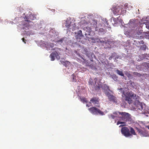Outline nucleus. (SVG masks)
Wrapping results in <instances>:
<instances>
[{
    "mask_svg": "<svg viewBox=\"0 0 149 149\" xmlns=\"http://www.w3.org/2000/svg\"><path fill=\"white\" fill-rule=\"evenodd\" d=\"M122 93V96L123 97L124 95L125 97V100L129 104H130L132 103L133 99L135 100V105L137 107V109L139 110L143 109L142 104L139 101V97L138 95L134 94L131 91H128L125 93L124 91H123Z\"/></svg>",
    "mask_w": 149,
    "mask_h": 149,
    "instance_id": "obj_1",
    "label": "nucleus"
},
{
    "mask_svg": "<svg viewBox=\"0 0 149 149\" xmlns=\"http://www.w3.org/2000/svg\"><path fill=\"white\" fill-rule=\"evenodd\" d=\"M86 106H87V107H89V106H88V104H87V105H86Z\"/></svg>",
    "mask_w": 149,
    "mask_h": 149,
    "instance_id": "obj_29",
    "label": "nucleus"
},
{
    "mask_svg": "<svg viewBox=\"0 0 149 149\" xmlns=\"http://www.w3.org/2000/svg\"><path fill=\"white\" fill-rule=\"evenodd\" d=\"M116 54L115 53H113L111 55V56H110V57H109V60H111V59L112 58L114 57V56Z\"/></svg>",
    "mask_w": 149,
    "mask_h": 149,
    "instance_id": "obj_15",
    "label": "nucleus"
},
{
    "mask_svg": "<svg viewBox=\"0 0 149 149\" xmlns=\"http://www.w3.org/2000/svg\"><path fill=\"white\" fill-rule=\"evenodd\" d=\"M105 94L107 96L108 99L110 101H113L115 102L116 101V97L113 95L109 93L106 92Z\"/></svg>",
    "mask_w": 149,
    "mask_h": 149,
    "instance_id": "obj_9",
    "label": "nucleus"
},
{
    "mask_svg": "<svg viewBox=\"0 0 149 149\" xmlns=\"http://www.w3.org/2000/svg\"><path fill=\"white\" fill-rule=\"evenodd\" d=\"M141 43H139L140 44H144V42H143V40H142L141 41Z\"/></svg>",
    "mask_w": 149,
    "mask_h": 149,
    "instance_id": "obj_22",
    "label": "nucleus"
},
{
    "mask_svg": "<svg viewBox=\"0 0 149 149\" xmlns=\"http://www.w3.org/2000/svg\"><path fill=\"white\" fill-rule=\"evenodd\" d=\"M36 18V16L34 15H30L28 17L25 16L24 17L25 22L29 23L31 21L34 20Z\"/></svg>",
    "mask_w": 149,
    "mask_h": 149,
    "instance_id": "obj_6",
    "label": "nucleus"
},
{
    "mask_svg": "<svg viewBox=\"0 0 149 149\" xmlns=\"http://www.w3.org/2000/svg\"><path fill=\"white\" fill-rule=\"evenodd\" d=\"M59 54H58L56 51H55L53 53L51 54L50 56L51 58V60L52 61H53L55 59V56L56 58L59 59H60V57L59 56Z\"/></svg>",
    "mask_w": 149,
    "mask_h": 149,
    "instance_id": "obj_8",
    "label": "nucleus"
},
{
    "mask_svg": "<svg viewBox=\"0 0 149 149\" xmlns=\"http://www.w3.org/2000/svg\"><path fill=\"white\" fill-rule=\"evenodd\" d=\"M94 80L95 81V83L96 84V81H97V78H95L94 79Z\"/></svg>",
    "mask_w": 149,
    "mask_h": 149,
    "instance_id": "obj_21",
    "label": "nucleus"
},
{
    "mask_svg": "<svg viewBox=\"0 0 149 149\" xmlns=\"http://www.w3.org/2000/svg\"><path fill=\"white\" fill-rule=\"evenodd\" d=\"M121 131L122 134L126 137L132 136V135H136L135 130L132 127H130L129 129L127 127H123L122 128Z\"/></svg>",
    "mask_w": 149,
    "mask_h": 149,
    "instance_id": "obj_3",
    "label": "nucleus"
},
{
    "mask_svg": "<svg viewBox=\"0 0 149 149\" xmlns=\"http://www.w3.org/2000/svg\"><path fill=\"white\" fill-rule=\"evenodd\" d=\"M99 31L101 32H103L104 31V30L103 28H100L99 29Z\"/></svg>",
    "mask_w": 149,
    "mask_h": 149,
    "instance_id": "obj_18",
    "label": "nucleus"
},
{
    "mask_svg": "<svg viewBox=\"0 0 149 149\" xmlns=\"http://www.w3.org/2000/svg\"><path fill=\"white\" fill-rule=\"evenodd\" d=\"M51 44H52V47H53V45H54L53 44V43H52Z\"/></svg>",
    "mask_w": 149,
    "mask_h": 149,
    "instance_id": "obj_26",
    "label": "nucleus"
},
{
    "mask_svg": "<svg viewBox=\"0 0 149 149\" xmlns=\"http://www.w3.org/2000/svg\"><path fill=\"white\" fill-rule=\"evenodd\" d=\"M113 14L115 15H119L121 13L122 11L121 8L119 7H114L112 10Z\"/></svg>",
    "mask_w": 149,
    "mask_h": 149,
    "instance_id": "obj_7",
    "label": "nucleus"
},
{
    "mask_svg": "<svg viewBox=\"0 0 149 149\" xmlns=\"http://www.w3.org/2000/svg\"><path fill=\"white\" fill-rule=\"evenodd\" d=\"M113 114L115 116L113 115L111 116L112 118L114 119L115 117H118L120 120L117 122V125L125 124V122L129 121L130 118V115L129 113L125 112H116Z\"/></svg>",
    "mask_w": 149,
    "mask_h": 149,
    "instance_id": "obj_2",
    "label": "nucleus"
},
{
    "mask_svg": "<svg viewBox=\"0 0 149 149\" xmlns=\"http://www.w3.org/2000/svg\"><path fill=\"white\" fill-rule=\"evenodd\" d=\"M136 130L140 135L143 136H148L149 134L147 131L144 129H140L139 128H136Z\"/></svg>",
    "mask_w": 149,
    "mask_h": 149,
    "instance_id": "obj_5",
    "label": "nucleus"
},
{
    "mask_svg": "<svg viewBox=\"0 0 149 149\" xmlns=\"http://www.w3.org/2000/svg\"><path fill=\"white\" fill-rule=\"evenodd\" d=\"M88 110L91 113L94 114H97L98 113L102 115L104 114V113L103 112L94 107H93L89 108Z\"/></svg>",
    "mask_w": 149,
    "mask_h": 149,
    "instance_id": "obj_4",
    "label": "nucleus"
},
{
    "mask_svg": "<svg viewBox=\"0 0 149 149\" xmlns=\"http://www.w3.org/2000/svg\"><path fill=\"white\" fill-rule=\"evenodd\" d=\"M22 40L23 42H24L25 43H26V40L25 39V38H23L22 39Z\"/></svg>",
    "mask_w": 149,
    "mask_h": 149,
    "instance_id": "obj_19",
    "label": "nucleus"
},
{
    "mask_svg": "<svg viewBox=\"0 0 149 149\" xmlns=\"http://www.w3.org/2000/svg\"><path fill=\"white\" fill-rule=\"evenodd\" d=\"M146 38H148V39H149V37H147V36H148L147 35H146Z\"/></svg>",
    "mask_w": 149,
    "mask_h": 149,
    "instance_id": "obj_24",
    "label": "nucleus"
},
{
    "mask_svg": "<svg viewBox=\"0 0 149 149\" xmlns=\"http://www.w3.org/2000/svg\"><path fill=\"white\" fill-rule=\"evenodd\" d=\"M146 127H147L149 130V125L146 126Z\"/></svg>",
    "mask_w": 149,
    "mask_h": 149,
    "instance_id": "obj_23",
    "label": "nucleus"
},
{
    "mask_svg": "<svg viewBox=\"0 0 149 149\" xmlns=\"http://www.w3.org/2000/svg\"><path fill=\"white\" fill-rule=\"evenodd\" d=\"M89 29H90V30H89V31H91L90 30H91V28H89Z\"/></svg>",
    "mask_w": 149,
    "mask_h": 149,
    "instance_id": "obj_27",
    "label": "nucleus"
},
{
    "mask_svg": "<svg viewBox=\"0 0 149 149\" xmlns=\"http://www.w3.org/2000/svg\"><path fill=\"white\" fill-rule=\"evenodd\" d=\"M91 39L93 40V38H91Z\"/></svg>",
    "mask_w": 149,
    "mask_h": 149,
    "instance_id": "obj_28",
    "label": "nucleus"
},
{
    "mask_svg": "<svg viewBox=\"0 0 149 149\" xmlns=\"http://www.w3.org/2000/svg\"><path fill=\"white\" fill-rule=\"evenodd\" d=\"M81 101L83 102H87V100L84 97H83L82 98H81Z\"/></svg>",
    "mask_w": 149,
    "mask_h": 149,
    "instance_id": "obj_14",
    "label": "nucleus"
},
{
    "mask_svg": "<svg viewBox=\"0 0 149 149\" xmlns=\"http://www.w3.org/2000/svg\"><path fill=\"white\" fill-rule=\"evenodd\" d=\"M67 62H68V61H66Z\"/></svg>",
    "mask_w": 149,
    "mask_h": 149,
    "instance_id": "obj_32",
    "label": "nucleus"
},
{
    "mask_svg": "<svg viewBox=\"0 0 149 149\" xmlns=\"http://www.w3.org/2000/svg\"><path fill=\"white\" fill-rule=\"evenodd\" d=\"M93 22H94V25L95 26L97 24V22L96 21H93Z\"/></svg>",
    "mask_w": 149,
    "mask_h": 149,
    "instance_id": "obj_20",
    "label": "nucleus"
},
{
    "mask_svg": "<svg viewBox=\"0 0 149 149\" xmlns=\"http://www.w3.org/2000/svg\"><path fill=\"white\" fill-rule=\"evenodd\" d=\"M59 49V50H61V49Z\"/></svg>",
    "mask_w": 149,
    "mask_h": 149,
    "instance_id": "obj_31",
    "label": "nucleus"
},
{
    "mask_svg": "<svg viewBox=\"0 0 149 149\" xmlns=\"http://www.w3.org/2000/svg\"><path fill=\"white\" fill-rule=\"evenodd\" d=\"M100 88H102L103 89L107 91H110L109 88V87L106 85H104L103 86L101 84L98 85V86L95 87V89L97 90L100 89Z\"/></svg>",
    "mask_w": 149,
    "mask_h": 149,
    "instance_id": "obj_10",
    "label": "nucleus"
},
{
    "mask_svg": "<svg viewBox=\"0 0 149 149\" xmlns=\"http://www.w3.org/2000/svg\"><path fill=\"white\" fill-rule=\"evenodd\" d=\"M119 90H121V91H122V90H123V88H121L120 89H119Z\"/></svg>",
    "mask_w": 149,
    "mask_h": 149,
    "instance_id": "obj_25",
    "label": "nucleus"
},
{
    "mask_svg": "<svg viewBox=\"0 0 149 149\" xmlns=\"http://www.w3.org/2000/svg\"><path fill=\"white\" fill-rule=\"evenodd\" d=\"M146 46L145 45H143L141 46L140 49L144 51L146 49Z\"/></svg>",
    "mask_w": 149,
    "mask_h": 149,
    "instance_id": "obj_13",
    "label": "nucleus"
},
{
    "mask_svg": "<svg viewBox=\"0 0 149 149\" xmlns=\"http://www.w3.org/2000/svg\"><path fill=\"white\" fill-rule=\"evenodd\" d=\"M65 26L68 28H69L70 26V25L69 24H68L67 23V22L66 21V23L65 24Z\"/></svg>",
    "mask_w": 149,
    "mask_h": 149,
    "instance_id": "obj_17",
    "label": "nucleus"
},
{
    "mask_svg": "<svg viewBox=\"0 0 149 149\" xmlns=\"http://www.w3.org/2000/svg\"><path fill=\"white\" fill-rule=\"evenodd\" d=\"M116 71L117 73L119 75H121L122 76H124V74L123 73V72L122 71H121L118 70H116Z\"/></svg>",
    "mask_w": 149,
    "mask_h": 149,
    "instance_id": "obj_12",
    "label": "nucleus"
},
{
    "mask_svg": "<svg viewBox=\"0 0 149 149\" xmlns=\"http://www.w3.org/2000/svg\"><path fill=\"white\" fill-rule=\"evenodd\" d=\"M80 31L81 32V31Z\"/></svg>",
    "mask_w": 149,
    "mask_h": 149,
    "instance_id": "obj_30",
    "label": "nucleus"
},
{
    "mask_svg": "<svg viewBox=\"0 0 149 149\" xmlns=\"http://www.w3.org/2000/svg\"><path fill=\"white\" fill-rule=\"evenodd\" d=\"M90 101L94 104H98L99 102V99L98 98L94 97L91 99Z\"/></svg>",
    "mask_w": 149,
    "mask_h": 149,
    "instance_id": "obj_11",
    "label": "nucleus"
},
{
    "mask_svg": "<svg viewBox=\"0 0 149 149\" xmlns=\"http://www.w3.org/2000/svg\"><path fill=\"white\" fill-rule=\"evenodd\" d=\"M146 27L147 28L149 29V21L147 22L146 24Z\"/></svg>",
    "mask_w": 149,
    "mask_h": 149,
    "instance_id": "obj_16",
    "label": "nucleus"
}]
</instances>
